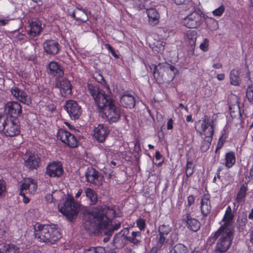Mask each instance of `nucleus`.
I'll use <instances>...</instances> for the list:
<instances>
[{
    "instance_id": "bf43d9fd",
    "label": "nucleus",
    "mask_w": 253,
    "mask_h": 253,
    "mask_svg": "<svg viewBox=\"0 0 253 253\" xmlns=\"http://www.w3.org/2000/svg\"><path fill=\"white\" fill-rule=\"evenodd\" d=\"M94 78L98 83L101 84H103V83H105V81L103 76L100 74H97L96 75V76H94Z\"/></svg>"
},
{
    "instance_id": "bb28decb",
    "label": "nucleus",
    "mask_w": 253,
    "mask_h": 253,
    "mask_svg": "<svg viewBox=\"0 0 253 253\" xmlns=\"http://www.w3.org/2000/svg\"><path fill=\"white\" fill-rule=\"evenodd\" d=\"M248 191L247 185L243 184L241 186L237 194L236 197L235 198V201L238 204L236 209L235 208L236 206V203H234V207L233 210H237L239 205H242L245 202V199L247 196V193Z\"/></svg>"
},
{
    "instance_id": "5701e85b",
    "label": "nucleus",
    "mask_w": 253,
    "mask_h": 253,
    "mask_svg": "<svg viewBox=\"0 0 253 253\" xmlns=\"http://www.w3.org/2000/svg\"><path fill=\"white\" fill-rule=\"evenodd\" d=\"M120 103L122 105L126 108L132 109L135 105V99L134 96L128 91L124 92L120 97Z\"/></svg>"
},
{
    "instance_id": "052dcab7",
    "label": "nucleus",
    "mask_w": 253,
    "mask_h": 253,
    "mask_svg": "<svg viewBox=\"0 0 253 253\" xmlns=\"http://www.w3.org/2000/svg\"><path fill=\"white\" fill-rule=\"evenodd\" d=\"M19 195L23 197V201L25 204H28L30 202V199L26 196V194L24 192L20 191Z\"/></svg>"
},
{
    "instance_id": "423d86ee",
    "label": "nucleus",
    "mask_w": 253,
    "mask_h": 253,
    "mask_svg": "<svg viewBox=\"0 0 253 253\" xmlns=\"http://www.w3.org/2000/svg\"><path fill=\"white\" fill-rule=\"evenodd\" d=\"M79 211V206L72 195H68L64 205L59 211L65 215L69 220H72L76 216Z\"/></svg>"
},
{
    "instance_id": "4d7b16f0",
    "label": "nucleus",
    "mask_w": 253,
    "mask_h": 253,
    "mask_svg": "<svg viewBox=\"0 0 253 253\" xmlns=\"http://www.w3.org/2000/svg\"><path fill=\"white\" fill-rule=\"evenodd\" d=\"M174 2L175 3H176L177 5H180V4H184V5H186V3L185 2L186 1H187V5L185 6V7H184L185 8L187 9L188 7H189V6H188V3L189 1H192V0H173Z\"/></svg>"
},
{
    "instance_id": "7c9ffc66",
    "label": "nucleus",
    "mask_w": 253,
    "mask_h": 253,
    "mask_svg": "<svg viewBox=\"0 0 253 253\" xmlns=\"http://www.w3.org/2000/svg\"><path fill=\"white\" fill-rule=\"evenodd\" d=\"M142 234L140 231H132L130 233V236L127 237L128 243L135 246H139L142 242Z\"/></svg>"
},
{
    "instance_id": "6e6552de",
    "label": "nucleus",
    "mask_w": 253,
    "mask_h": 253,
    "mask_svg": "<svg viewBox=\"0 0 253 253\" xmlns=\"http://www.w3.org/2000/svg\"><path fill=\"white\" fill-rule=\"evenodd\" d=\"M56 136L58 139L70 148H76L79 145L80 142L75 135L65 129H59Z\"/></svg>"
},
{
    "instance_id": "473e14b6",
    "label": "nucleus",
    "mask_w": 253,
    "mask_h": 253,
    "mask_svg": "<svg viewBox=\"0 0 253 253\" xmlns=\"http://www.w3.org/2000/svg\"><path fill=\"white\" fill-rule=\"evenodd\" d=\"M195 168V166L194 165L193 161L189 160L188 158L185 167V174L186 176L185 180L186 182L188 181L189 178L193 175Z\"/></svg>"
},
{
    "instance_id": "3c124183",
    "label": "nucleus",
    "mask_w": 253,
    "mask_h": 253,
    "mask_svg": "<svg viewBox=\"0 0 253 253\" xmlns=\"http://www.w3.org/2000/svg\"><path fill=\"white\" fill-rule=\"evenodd\" d=\"M164 245L156 241L155 245L151 249L150 253H157L158 251L161 250Z\"/></svg>"
},
{
    "instance_id": "a19ab883",
    "label": "nucleus",
    "mask_w": 253,
    "mask_h": 253,
    "mask_svg": "<svg viewBox=\"0 0 253 253\" xmlns=\"http://www.w3.org/2000/svg\"><path fill=\"white\" fill-rule=\"evenodd\" d=\"M246 97L248 101L252 104L253 103V84H251L248 85L246 89Z\"/></svg>"
},
{
    "instance_id": "f03ea898",
    "label": "nucleus",
    "mask_w": 253,
    "mask_h": 253,
    "mask_svg": "<svg viewBox=\"0 0 253 253\" xmlns=\"http://www.w3.org/2000/svg\"><path fill=\"white\" fill-rule=\"evenodd\" d=\"M116 212L113 207L99 206L84 211L83 226L87 231L96 228L106 229L109 227L112 219L115 216Z\"/></svg>"
},
{
    "instance_id": "0e129e2a",
    "label": "nucleus",
    "mask_w": 253,
    "mask_h": 253,
    "mask_svg": "<svg viewBox=\"0 0 253 253\" xmlns=\"http://www.w3.org/2000/svg\"><path fill=\"white\" fill-rule=\"evenodd\" d=\"M216 78L219 81H223L225 79V75L224 74H218L216 75Z\"/></svg>"
},
{
    "instance_id": "9d476101",
    "label": "nucleus",
    "mask_w": 253,
    "mask_h": 253,
    "mask_svg": "<svg viewBox=\"0 0 253 253\" xmlns=\"http://www.w3.org/2000/svg\"><path fill=\"white\" fill-rule=\"evenodd\" d=\"M46 174L51 178H59L64 173L61 161H55L48 163L46 167Z\"/></svg>"
},
{
    "instance_id": "6ab92c4d",
    "label": "nucleus",
    "mask_w": 253,
    "mask_h": 253,
    "mask_svg": "<svg viewBox=\"0 0 253 253\" xmlns=\"http://www.w3.org/2000/svg\"><path fill=\"white\" fill-rule=\"evenodd\" d=\"M20 129L18 120L10 119L9 121L7 122L4 134L7 137H12L20 134Z\"/></svg>"
},
{
    "instance_id": "aec40b11",
    "label": "nucleus",
    "mask_w": 253,
    "mask_h": 253,
    "mask_svg": "<svg viewBox=\"0 0 253 253\" xmlns=\"http://www.w3.org/2000/svg\"><path fill=\"white\" fill-rule=\"evenodd\" d=\"M10 92L16 99L23 104L28 105L31 103L30 97L23 89H20L16 86H13L10 89Z\"/></svg>"
},
{
    "instance_id": "f257e3e1",
    "label": "nucleus",
    "mask_w": 253,
    "mask_h": 253,
    "mask_svg": "<svg viewBox=\"0 0 253 253\" xmlns=\"http://www.w3.org/2000/svg\"><path fill=\"white\" fill-rule=\"evenodd\" d=\"M87 87L99 109L103 111L102 117L106 119L109 124L117 122L121 117L120 108L115 105L110 95L106 94L96 84H87Z\"/></svg>"
},
{
    "instance_id": "c03bdc74",
    "label": "nucleus",
    "mask_w": 253,
    "mask_h": 253,
    "mask_svg": "<svg viewBox=\"0 0 253 253\" xmlns=\"http://www.w3.org/2000/svg\"><path fill=\"white\" fill-rule=\"evenodd\" d=\"M9 120L5 116L0 115V132H3L4 133L6 125H7V122Z\"/></svg>"
},
{
    "instance_id": "393cba45",
    "label": "nucleus",
    "mask_w": 253,
    "mask_h": 253,
    "mask_svg": "<svg viewBox=\"0 0 253 253\" xmlns=\"http://www.w3.org/2000/svg\"><path fill=\"white\" fill-rule=\"evenodd\" d=\"M38 185L37 181L32 178L23 179L20 185V191L29 190L31 193H35L37 189Z\"/></svg>"
},
{
    "instance_id": "603ef678",
    "label": "nucleus",
    "mask_w": 253,
    "mask_h": 253,
    "mask_svg": "<svg viewBox=\"0 0 253 253\" xmlns=\"http://www.w3.org/2000/svg\"><path fill=\"white\" fill-rule=\"evenodd\" d=\"M209 41L208 39H205L204 42L200 45V48L203 51H207L209 49Z\"/></svg>"
},
{
    "instance_id": "412c9836",
    "label": "nucleus",
    "mask_w": 253,
    "mask_h": 253,
    "mask_svg": "<svg viewBox=\"0 0 253 253\" xmlns=\"http://www.w3.org/2000/svg\"><path fill=\"white\" fill-rule=\"evenodd\" d=\"M44 51L47 54L55 55L57 54L60 49V44L58 42L54 40H47L43 43Z\"/></svg>"
},
{
    "instance_id": "a878e982",
    "label": "nucleus",
    "mask_w": 253,
    "mask_h": 253,
    "mask_svg": "<svg viewBox=\"0 0 253 253\" xmlns=\"http://www.w3.org/2000/svg\"><path fill=\"white\" fill-rule=\"evenodd\" d=\"M85 178L86 181L95 185L100 183V178H102L99 172L92 168H88L85 171Z\"/></svg>"
},
{
    "instance_id": "13d9d810",
    "label": "nucleus",
    "mask_w": 253,
    "mask_h": 253,
    "mask_svg": "<svg viewBox=\"0 0 253 253\" xmlns=\"http://www.w3.org/2000/svg\"><path fill=\"white\" fill-rule=\"evenodd\" d=\"M195 200V198L193 195H189L187 197V204L186 205V207L189 208L191 205L194 204Z\"/></svg>"
},
{
    "instance_id": "58836bf2",
    "label": "nucleus",
    "mask_w": 253,
    "mask_h": 253,
    "mask_svg": "<svg viewBox=\"0 0 253 253\" xmlns=\"http://www.w3.org/2000/svg\"><path fill=\"white\" fill-rule=\"evenodd\" d=\"M18 250L14 244H5L0 248V253H16Z\"/></svg>"
},
{
    "instance_id": "7ed1b4c3",
    "label": "nucleus",
    "mask_w": 253,
    "mask_h": 253,
    "mask_svg": "<svg viewBox=\"0 0 253 253\" xmlns=\"http://www.w3.org/2000/svg\"><path fill=\"white\" fill-rule=\"evenodd\" d=\"M234 236V231L223 230L218 231V229L212 232L208 237L207 243L210 246L215 244L214 251L216 253H223L226 252L232 245Z\"/></svg>"
},
{
    "instance_id": "09e8293b",
    "label": "nucleus",
    "mask_w": 253,
    "mask_h": 253,
    "mask_svg": "<svg viewBox=\"0 0 253 253\" xmlns=\"http://www.w3.org/2000/svg\"><path fill=\"white\" fill-rule=\"evenodd\" d=\"M228 136L227 134L226 133L225 131L222 134L221 136L219 137L217 144L218 145V148H219L220 147H222L226 141V139H227Z\"/></svg>"
},
{
    "instance_id": "f704fd0d",
    "label": "nucleus",
    "mask_w": 253,
    "mask_h": 253,
    "mask_svg": "<svg viewBox=\"0 0 253 253\" xmlns=\"http://www.w3.org/2000/svg\"><path fill=\"white\" fill-rule=\"evenodd\" d=\"M236 162V155L233 151H230L225 155V166L228 169L232 168Z\"/></svg>"
},
{
    "instance_id": "2f4dec72",
    "label": "nucleus",
    "mask_w": 253,
    "mask_h": 253,
    "mask_svg": "<svg viewBox=\"0 0 253 253\" xmlns=\"http://www.w3.org/2000/svg\"><path fill=\"white\" fill-rule=\"evenodd\" d=\"M229 79L230 84L232 85L239 86L242 82L239 71L235 69H232L229 74Z\"/></svg>"
},
{
    "instance_id": "864d4df0",
    "label": "nucleus",
    "mask_w": 253,
    "mask_h": 253,
    "mask_svg": "<svg viewBox=\"0 0 253 253\" xmlns=\"http://www.w3.org/2000/svg\"><path fill=\"white\" fill-rule=\"evenodd\" d=\"M133 150L135 153L138 154L141 152L140 143L138 139H137L134 142Z\"/></svg>"
},
{
    "instance_id": "37998d69",
    "label": "nucleus",
    "mask_w": 253,
    "mask_h": 253,
    "mask_svg": "<svg viewBox=\"0 0 253 253\" xmlns=\"http://www.w3.org/2000/svg\"><path fill=\"white\" fill-rule=\"evenodd\" d=\"M105 250L101 247H90L84 250V253H104Z\"/></svg>"
},
{
    "instance_id": "680f3d73",
    "label": "nucleus",
    "mask_w": 253,
    "mask_h": 253,
    "mask_svg": "<svg viewBox=\"0 0 253 253\" xmlns=\"http://www.w3.org/2000/svg\"><path fill=\"white\" fill-rule=\"evenodd\" d=\"M173 120L172 118L169 119L167 125V128L168 130H171L173 129Z\"/></svg>"
},
{
    "instance_id": "c85d7f7f",
    "label": "nucleus",
    "mask_w": 253,
    "mask_h": 253,
    "mask_svg": "<svg viewBox=\"0 0 253 253\" xmlns=\"http://www.w3.org/2000/svg\"><path fill=\"white\" fill-rule=\"evenodd\" d=\"M211 208L210 196L204 195L201 199L200 207L201 213L203 216L206 217L210 213Z\"/></svg>"
},
{
    "instance_id": "4468645a",
    "label": "nucleus",
    "mask_w": 253,
    "mask_h": 253,
    "mask_svg": "<svg viewBox=\"0 0 253 253\" xmlns=\"http://www.w3.org/2000/svg\"><path fill=\"white\" fill-rule=\"evenodd\" d=\"M172 228L169 224H163L160 225L158 228V234L156 237V241L166 245L169 241V235Z\"/></svg>"
},
{
    "instance_id": "9b49d317",
    "label": "nucleus",
    "mask_w": 253,
    "mask_h": 253,
    "mask_svg": "<svg viewBox=\"0 0 253 253\" xmlns=\"http://www.w3.org/2000/svg\"><path fill=\"white\" fill-rule=\"evenodd\" d=\"M209 127L207 133L211 134V130L214 131V123L212 120L210 122V117L208 115H204L202 120L196 123L195 129L201 134H204Z\"/></svg>"
},
{
    "instance_id": "6e6d98bb",
    "label": "nucleus",
    "mask_w": 253,
    "mask_h": 253,
    "mask_svg": "<svg viewBox=\"0 0 253 253\" xmlns=\"http://www.w3.org/2000/svg\"><path fill=\"white\" fill-rule=\"evenodd\" d=\"M6 189V183L4 180L0 179V196L5 192Z\"/></svg>"
},
{
    "instance_id": "72a5a7b5",
    "label": "nucleus",
    "mask_w": 253,
    "mask_h": 253,
    "mask_svg": "<svg viewBox=\"0 0 253 253\" xmlns=\"http://www.w3.org/2000/svg\"><path fill=\"white\" fill-rule=\"evenodd\" d=\"M211 134L206 136L202 142L200 149L202 152H207L211 145L212 137L214 134V131L211 130Z\"/></svg>"
},
{
    "instance_id": "a18cd8bd",
    "label": "nucleus",
    "mask_w": 253,
    "mask_h": 253,
    "mask_svg": "<svg viewBox=\"0 0 253 253\" xmlns=\"http://www.w3.org/2000/svg\"><path fill=\"white\" fill-rule=\"evenodd\" d=\"M225 8L224 5L221 4L219 7L212 11V15L214 16H221L225 11Z\"/></svg>"
},
{
    "instance_id": "49530a36",
    "label": "nucleus",
    "mask_w": 253,
    "mask_h": 253,
    "mask_svg": "<svg viewBox=\"0 0 253 253\" xmlns=\"http://www.w3.org/2000/svg\"><path fill=\"white\" fill-rule=\"evenodd\" d=\"M247 222V217H242L238 219V228L239 231H243L244 230Z\"/></svg>"
},
{
    "instance_id": "f3484780",
    "label": "nucleus",
    "mask_w": 253,
    "mask_h": 253,
    "mask_svg": "<svg viewBox=\"0 0 253 253\" xmlns=\"http://www.w3.org/2000/svg\"><path fill=\"white\" fill-rule=\"evenodd\" d=\"M182 221L187 228L193 232H197L200 228V222L197 219L192 217L189 211H187L186 212L183 214Z\"/></svg>"
},
{
    "instance_id": "69168bd1",
    "label": "nucleus",
    "mask_w": 253,
    "mask_h": 253,
    "mask_svg": "<svg viewBox=\"0 0 253 253\" xmlns=\"http://www.w3.org/2000/svg\"><path fill=\"white\" fill-rule=\"evenodd\" d=\"M162 157V155L159 151H156L155 152V159L157 161L160 160Z\"/></svg>"
},
{
    "instance_id": "5fc2aeb1",
    "label": "nucleus",
    "mask_w": 253,
    "mask_h": 253,
    "mask_svg": "<svg viewBox=\"0 0 253 253\" xmlns=\"http://www.w3.org/2000/svg\"><path fill=\"white\" fill-rule=\"evenodd\" d=\"M120 233L122 235V236L124 237V239L126 241L127 240V237H129L130 236V233L129 232V229L128 228H124L123 229H122Z\"/></svg>"
},
{
    "instance_id": "338daca9",
    "label": "nucleus",
    "mask_w": 253,
    "mask_h": 253,
    "mask_svg": "<svg viewBox=\"0 0 253 253\" xmlns=\"http://www.w3.org/2000/svg\"><path fill=\"white\" fill-rule=\"evenodd\" d=\"M212 67L214 69H218L222 67V65L220 63H217L213 64L212 65Z\"/></svg>"
},
{
    "instance_id": "f8f14e48",
    "label": "nucleus",
    "mask_w": 253,
    "mask_h": 253,
    "mask_svg": "<svg viewBox=\"0 0 253 253\" xmlns=\"http://www.w3.org/2000/svg\"><path fill=\"white\" fill-rule=\"evenodd\" d=\"M234 217L235 215L232 211L231 207L228 206L221 221L223 222V223L218 228V231H223L225 229L235 231L232 224Z\"/></svg>"
},
{
    "instance_id": "8fccbe9b",
    "label": "nucleus",
    "mask_w": 253,
    "mask_h": 253,
    "mask_svg": "<svg viewBox=\"0 0 253 253\" xmlns=\"http://www.w3.org/2000/svg\"><path fill=\"white\" fill-rule=\"evenodd\" d=\"M104 46L112 54L115 59H119L120 58L119 55L116 53L114 48L109 43H105L104 44Z\"/></svg>"
},
{
    "instance_id": "2eb2a0df",
    "label": "nucleus",
    "mask_w": 253,
    "mask_h": 253,
    "mask_svg": "<svg viewBox=\"0 0 253 253\" xmlns=\"http://www.w3.org/2000/svg\"><path fill=\"white\" fill-rule=\"evenodd\" d=\"M5 111L10 119H18V117L22 113V106L16 101H9L5 105Z\"/></svg>"
},
{
    "instance_id": "39448f33",
    "label": "nucleus",
    "mask_w": 253,
    "mask_h": 253,
    "mask_svg": "<svg viewBox=\"0 0 253 253\" xmlns=\"http://www.w3.org/2000/svg\"><path fill=\"white\" fill-rule=\"evenodd\" d=\"M188 6L189 7L186 9H191V12L183 19V24L190 29L197 28L203 22L202 13L193 1H189Z\"/></svg>"
},
{
    "instance_id": "0eeeda50",
    "label": "nucleus",
    "mask_w": 253,
    "mask_h": 253,
    "mask_svg": "<svg viewBox=\"0 0 253 253\" xmlns=\"http://www.w3.org/2000/svg\"><path fill=\"white\" fill-rule=\"evenodd\" d=\"M149 67L152 72L153 77L155 79L157 83L160 84L163 81V77L164 75L163 72L161 71V70L165 71L166 70L169 69L173 73V77L177 73L178 70L174 66L169 63H159L158 65L154 64H151L149 65Z\"/></svg>"
},
{
    "instance_id": "1a4fd4ad",
    "label": "nucleus",
    "mask_w": 253,
    "mask_h": 253,
    "mask_svg": "<svg viewBox=\"0 0 253 253\" xmlns=\"http://www.w3.org/2000/svg\"><path fill=\"white\" fill-rule=\"evenodd\" d=\"M64 109L72 120L79 119L82 113V107L74 100H67L65 102Z\"/></svg>"
},
{
    "instance_id": "c9c22d12",
    "label": "nucleus",
    "mask_w": 253,
    "mask_h": 253,
    "mask_svg": "<svg viewBox=\"0 0 253 253\" xmlns=\"http://www.w3.org/2000/svg\"><path fill=\"white\" fill-rule=\"evenodd\" d=\"M197 38V32L195 30H189L185 34V39L192 47L195 46Z\"/></svg>"
},
{
    "instance_id": "e2e57ef3",
    "label": "nucleus",
    "mask_w": 253,
    "mask_h": 253,
    "mask_svg": "<svg viewBox=\"0 0 253 253\" xmlns=\"http://www.w3.org/2000/svg\"><path fill=\"white\" fill-rule=\"evenodd\" d=\"M248 178L249 181L253 182V165L250 170L249 175H248Z\"/></svg>"
},
{
    "instance_id": "4c0bfd02",
    "label": "nucleus",
    "mask_w": 253,
    "mask_h": 253,
    "mask_svg": "<svg viewBox=\"0 0 253 253\" xmlns=\"http://www.w3.org/2000/svg\"><path fill=\"white\" fill-rule=\"evenodd\" d=\"M188 249L184 244L178 243L175 245L169 250V253H188Z\"/></svg>"
},
{
    "instance_id": "a211bd4d",
    "label": "nucleus",
    "mask_w": 253,
    "mask_h": 253,
    "mask_svg": "<svg viewBox=\"0 0 253 253\" xmlns=\"http://www.w3.org/2000/svg\"><path fill=\"white\" fill-rule=\"evenodd\" d=\"M110 133L108 126L103 124H99L93 130V137L98 142H104Z\"/></svg>"
},
{
    "instance_id": "c756f323",
    "label": "nucleus",
    "mask_w": 253,
    "mask_h": 253,
    "mask_svg": "<svg viewBox=\"0 0 253 253\" xmlns=\"http://www.w3.org/2000/svg\"><path fill=\"white\" fill-rule=\"evenodd\" d=\"M70 16L79 23H84L88 20L86 13L84 10L78 7L74 9Z\"/></svg>"
},
{
    "instance_id": "ddd939ff",
    "label": "nucleus",
    "mask_w": 253,
    "mask_h": 253,
    "mask_svg": "<svg viewBox=\"0 0 253 253\" xmlns=\"http://www.w3.org/2000/svg\"><path fill=\"white\" fill-rule=\"evenodd\" d=\"M23 159L24 166L31 171L37 169L41 163V158L39 156L31 152L26 153Z\"/></svg>"
},
{
    "instance_id": "dca6fc26",
    "label": "nucleus",
    "mask_w": 253,
    "mask_h": 253,
    "mask_svg": "<svg viewBox=\"0 0 253 253\" xmlns=\"http://www.w3.org/2000/svg\"><path fill=\"white\" fill-rule=\"evenodd\" d=\"M150 4H143L140 6L141 9H145L146 10V13L148 17L149 24L154 26L157 25L159 22L160 16L159 13L154 8L150 6Z\"/></svg>"
},
{
    "instance_id": "ea45409f",
    "label": "nucleus",
    "mask_w": 253,
    "mask_h": 253,
    "mask_svg": "<svg viewBox=\"0 0 253 253\" xmlns=\"http://www.w3.org/2000/svg\"><path fill=\"white\" fill-rule=\"evenodd\" d=\"M13 34L15 40L17 42H19L21 44L27 42L29 39L25 34L20 33L16 31L13 32Z\"/></svg>"
},
{
    "instance_id": "b1692460",
    "label": "nucleus",
    "mask_w": 253,
    "mask_h": 253,
    "mask_svg": "<svg viewBox=\"0 0 253 253\" xmlns=\"http://www.w3.org/2000/svg\"><path fill=\"white\" fill-rule=\"evenodd\" d=\"M56 87L59 88L60 93L63 97H66L72 93V84L67 79H63L57 82Z\"/></svg>"
},
{
    "instance_id": "e433bc0d",
    "label": "nucleus",
    "mask_w": 253,
    "mask_h": 253,
    "mask_svg": "<svg viewBox=\"0 0 253 253\" xmlns=\"http://www.w3.org/2000/svg\"><path fill=\"white\" fill-rule=\"evenodd\" d=\"M85 193L86 197L89 200L90 205H94L97 203L98 197L95 191L91 188H87L85 190Z\"/></svg>"
},
{
    "instance_id": "de8ad7c7",
    "label": "nucleus",
    "mask_w": 253,
    "mask_h": 253,
    "mask_svg": "<svg viewBox=\"0 0 253 253\" xmlns=\"http://www.w3.org/2000/svg\"><path fill=\"white\" fill-rule=\"evenodd\" d=\"M121 222L115 223L114 225H112L108 228V231L107 233L108 235H111L115 231L118 230L121 227Z\"/></svg>"
},
{
    "instance_id": "774afa93",
    "label": "nucleus",
    "mask_w": 253,
    "mask_h": 253,
    "mask_svg": "<svg viewBox=\"0 0 253 253\" xmlns=\"http://www.w3.org/2000/svg\"><path fill=\"white\" fill-rule=\"evenodd\" d=\"M248 218L253 221V208H252L248 215Z\"/></svg>"
},
{
    "instance_id": "cd10ccee",
    "label": "nucleus",
    "mask_w": 253,
    "mask_h": 253,
    "mask_svg": "<svg viewBox=\"0 0 253 253\" xmlns=\"http://www.w3.org/2000/svg\"><path fill=\"white\" fill-rule=\"evenodd\" d=\"M47 68L49 70V74L52 76L59 78L64 75L63 68L56 62H50Z\"/></svg>"
},
{
    "instance_id": "79ce46f5",
    "label": "nucleus",
    "mask_w": 253,
    "mask_h": 253,
    "mask_svg": "<svg viewBox=\"0 0 253 253\" xmlns=\"http://www.w3.org/2000/svg\"><path fill=\"white\" fill-rule=\"evenodd\" d=\"M137 227L139 229V231H144L145 229L146 224L145 220L141 217H139L136 220Z\"/></svg>"
},
{
    "instance_id": "4be33fe9",
    "label": "nucleus",
    "mask_w": 253,
    "mask_h": 253,
    "mask_svg": "<svg viewBox=\"0 0 253 253\" xmlns=\"http://www.w3.org/2000/svg\"><path fill=\"white\" fill-rule=\"evenodd\" d=\"M30 29L27 34L30 38H33L39 35L42 31V24L38 19H32L29 23Z\"/></svg>"
},
{
    "instance_id": "20e7f679",
    "label": "nucleus",
    "mask_w": 253,
    "mask_h": 253,
    "mask_svg": "<svg viewBox=\"0 0 253 253\" xmlns=\"http://www.w3.org/2000/svg\"><path fill=\"white\" fill-rule=\"evenodd\" d=\"M34 230L35 238L41 242L53 244L62 237V234L55 224H37Z\"/></svg>"
}]
</instances>
